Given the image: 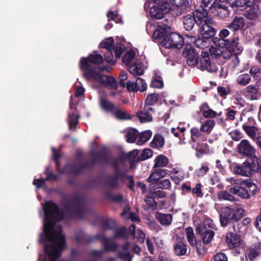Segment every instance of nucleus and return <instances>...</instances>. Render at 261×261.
Instances as JSON below:
<instances>
[{
	"label": "nucleus",
	"instance_id": "1",
	"mask_svg": "<svg viewBox=\"0 0 261 261\" xmlns=\"http://www.w3.org/2000/svg\"><path fill=\"white\" fill-rule=\"evenodd\" d=\"M43 209L44 213L43 232L40 235L39 242L45 243L47 241L61 240L62 244L65 243V235L61 231L52 232L55 223L54 218L57 221H61L64 218V213L60 210L59 206L51 200L45 201Z\"/></svg>",
	"mask_w": 261,
	"mask_h": 261
},
{
	"label": "nucleus",
	"instance_id": "2",
	"mask_svg": "<svg viewBox=\"0 0 261 261\" xmlns=\"http://www.w3.org/2000/svg\"><path fill=\"white\" fill-rule=\"evenodd\" d=\"M172 7L168 2L159 4L157 6H151L149 10V16H164L170 13L172 16H179L190 11L191 4L186 0H169Z\"/></svg>",
	"mask_w": 261,
	"mask_h": 261
},
{
	"label": "nucleus",
	"instance_id": "3",
	"mask_svg": "<svg viewBox=\"0 0 261 261\" xmlns=\"http://www.w3.org/2000/svg\"><path fill=\"white\" fill-rule=\"evenodd\" d=\"M91 153L92 156V160L86 163H82L79 166H76L73 163L66 164L64 166L65 174H71L75 175L81 174L84 169L92 168L95 166L97 158L106 162H108L104 149L100 152L91 150Z\"/></svg>",
	"mask_w": 261,
	"mask_h": 261
},
{
	"label": "nucleus",
	"instance_id": "4",
	"mask_svg": "<svg viewBox=\"0 0 261 261\" xmlns=\"http://www.w3.org/2000/svg\"><path fill=\"white\" fill-rule=\"evenodd\" d=\"M103 61V57L99 54H91L87 57H82L80 62L81 70L84 71L83 77L88 81H91V72H99L98 65Z\"/></svg>",
	"mask_w": 261,
	"mask_h": 261
},
{
	"label": "nucleus",
	"instance_id": "5",
	"mask_svg": "<svg viewBox=\"0 0 261 261\" xmlns=\"http://www.w3.org/2000/svg\"><path fill=\"white\" fill-rule=\"evenodd\" d=\"M233 168L236 174L247 177L256 172L261 173V159L254 158L253 160L247 159L242 164H236Z\"/></svg>",
	"mask_w": 261,
	"mask_h": 261
},
{
	"label": "nucleus",
	"instance_id": "6",
	"mask_svg": "<svg viewBox=\"0 0 261 261\" xmlns=\"http://www.w3.org/2000/svg\"><path fill=\"white\" fill-rule=\"evenodd\" d=\"M71 202L73 208L66 207V212L68 217L70 219H83L87 212L84 197L78 195H74L71 198Z\"/></svg>",
	"mask_w": 261,
	"mask_h": 261
},
{
	"label": "nucleus",
	"instance_id": "7",
	"mask_svg": "<svg viewBox=\"0 0 261 261\" xmlns=\"http://www.w3.org/2000/svg\"><path fill=\"white\" fill-rule=\"evenodd\" d=\"M239 38L234 37L231 40H219L216 39L218 47L223 48V51H227L228 54L223 53V57L225 59H229L232 54L237 56L241 54L243 50V46L239 43Z\"/></svg>",
	"mask_w": 261,
	"mask_h": 261
},
{
	"label": "nucleus",
	"instance_id": "8",
	"mask_svg": "<svg viewBox=\"0 0 261 261\" xmlns=\"http://www.w3.org/2000/svg\"><path fill=\"white\" fill-rule=\"evenodd\" d=\"M231 7L236 8L235 12L245 11L246 13L243 14L244 16H259L260 14V10L258 5L253 2L246 1V0H234L231 3Z\"/></svg>",
	"mask_w": 261,
	"mask_h": 261
},
{
	"label": "nucleus",
	"instance_id": "9",
	"mask_svg": "<svg viewBox=\"0 0 261 261\" xmlns=\"http://www.w3.org/2000/svg\"><path fill=\"white\" fill-rule=\"evenodd\" d=\"M241 231H235L232 227H229L228 232L226 234L225 241L228 247L232 250L236 255L241 254L243 247V243L241 239Z\"/></svg>",
	"mask_w": 261,
	"mask_h": 261
},
{
	"label": "nucleus",
	"instance_id": "10",
	"mask_svg": "<svg viewBox=\"0 0 261 261\" xmlns=\"http://www.w3.org/2000/svg\"><path fill=\"white\" fill-rule=\"evenodd\" d=\"M99 103L101 108L107 112L113 114L116 119L120 120H130V114L122 111L120 107H117L112 102L104 97H100Z\"/></svg>",
	"mask_w": 261,
	"mask_h": 261
},
{
	"label": "nucleus",
	"instance_id": "11",
	"mask_svg": "<svg viewBox=\"0 0 261 261\" xmlns=\"http://www.w3.org/2000/svg\"><path fill=\"white\" fill-rule=\"evenodd\" d=\"M212 219L204 220L202 224H199L196 228L197 234L201 237L202 242L204 244H209L213 240L215 232L212 229H216Z\"/></svg>",
	"mask_w": 261,
	"mask_h": 261
},
{
	"label": "nucleus",
	"instance_id": "12",
	"mask_svg": "<svg viewBox=\"0 0 261 261\" xmlns=\"http://www.w3.org/2000/svg\"><path fill=\"white\" fill-rule=\"evenodd\" d=\"M184 44L183 37L175 32H170L161 42L160 44L166 48H181Z\"/></svg>",
	"mask_w": 261,
	"mask_h": 261
},
{
	"label": "nucleus",
	"instance_id": "13",
	"mask_svg": "<svg viewBox=\"0 0 261 261\" xmlns=\"http://www.w3.org/2000/svg\"><path fill=\"white\" fill-rule=\"evenodd\" d=\"M53 244L52 249L50 250V246L47 242L42 243L44 244V251L45 254L48 255L49 261H56V259L61 255L62 249L66 245V241L63 244H62L61 240H57L56 241H50Z\"/></svg>",
	"mask_w": 261,
	"mask_h": 261
},
{
	"label": "nucleus",
	"instance_id": "14",
	"mask_svg": "<svg viewBox=\"0 0 261 261\" xmlns=\"http://www.w3.org/2000/svg\"><path fill=\"white\" fill-rule=\"evenodd\" d=\"M91 81L99 82L102 86L110 90H117L118 84L116 80L112 76L101 75L100 73L91 72Z\"/></svg>",
	"mask_w": 261,
	"mask_h": 261
},
{
	"label": "nucleus",
	"instance_id": "15",
	"mask_svg": "<svg viewBox=\"0 0 261 261\" xmlns=\"http://www.w3.org/2000/svg\"><path fill=\"white\" fill-rule=\"evenodd\" d=\"M237 150L238 153L243 156H246L247 159H251L253 160L254 158H258L256 155V150L246 139L242 140L237 145Z\"/></svg>",
	"mask_w": 261,
	"mask_h": 261
},
{
	"label": "nucleus",
	"instance_id": "16",
	"mask_svg": "<svg viewBox=\"0 0 261 261\" xmlns=\"http://www.w3.org/2000/svg\"><path fill=\"white\" fill-rule=\"evenodd\" d=\"M182 55L186 58V62L189 66H194L199 63V54L191 44L186 45Z\"/></svg>",
	"mask_w": 261,
	"mask_h": 261
},
{
	"label": "nucleus",
	"instance_id": "17",
	"mask_svg": "<svg viewBox=\"0 0 261 261\" xmlns=\"http://www.w3.org/2000/svg\"><path fill=\"white\" fill-rule=\"evenodd\" d=\"M105 149L106 152V157L108 160V162H106L99 158H97L95 162V164H97L99 165H105L109 164L111 166H112L115 170V173H118L119 172L120 168L119 166V163L118 160H117L114 157L110 155V150L108 147L106 146H103L101 147L100 149L97 152H100L102 149Z\"/></svg>",
	"mask_w": 261,
	"mask_h": 261
},
{
	"label": "nucleus",
	"instance_id": "18",
	"mask_svg": "<svg viewBox=\"0 0 261 261\" xmlns=\"http://www.w3.org/2000/svg\"><path fill=\"white\" fill-rule=\"evenodd\" d=\"M212 18L213 17H206L205 20H203V23L201 24L202 26L200 28V32L202 35L213 41L212 39L214 38L216 31L215 29L210 25L214 23Z\"/></svg>",
	"mask_w": 261,
	"mask_h": 261
},
{
	"label": "nucleus",
	"instance_id": "19",
	"mask_svg": "<svg viewBox=\"0 0 261 261\" xmlns=\"http://www.w3.org/2000/svg\"><path fill=\"white\" fill-rule=\"evenodd\" d=\"M216 1L217 0H202V6L199 9L191 12L185 16H201L200 15H202L201 16H208V11L206 8L210 9L216 4Z\"/></svg>",
	"mask_w": 261,
	"mask_h": 261
},
{
	"label": "nucleus",
	"instance_id": "20",
	"mask_svg": "<svg viewBox=\"0 0 261 261\" xmlns=\"http://www.w3.org/2000/svg\"><path fill=\"white\" fill-rule=\"evenodd\" d=\"M95 238L96 240H98L102 244L104 251L115 252L117 251L118 244L114 242H110L109 239L103 234H97L95 235Z\"/></svg>",
	"mask_w": 261,
	"mask_h": 261
},
{
	"label": "nucleus",
	"instance_id": "21",
	"mask_svg": "<svg viewBox=\"0 0 261 261\" xmlns=\"http://www.w3.org/2000/svg\"><path fill=\"white\" fill-rule=\"evenodd\" d=\"M248 252L246 253V259L250 261L255 260L261 255V242L252 243L248 248Z\"/></svg>",
	"mask_w": 261,
	"mask_h": 261
},
{
	"label": "nucleus",
	"instance_id": "22",
	"mask_svg": "<svg viewBox=\"0 0 261 261\" xmlns=\"http://www.w3.org/2000/svg\"><path fill=\"white\" fill-rule=\"evenodd\" d=\"M200 59V68L202 70H207L210 72L216 71V68L212 64L210 55L207 51H202Z\"/></svg>",
	"mask_w": 261,
	"mask_h": 261
},
{
	"label": "nucleus",
	"instance_id": "23",
	"mask_svg": "<svg viewBox=\"0 0 261 261\" xmlns=\"http://www.w3.org/2000/svg\"><path fill=\"white\" fill-rule=\"evenodd\" d=\"M232 218V230L236 229H239L240 227L239 222L245 215V210L242 207H238L236 208H231Z\"/></svg>",
	"mask_w": 261,
	"mask_h": 261
},
{
	"label": "nucleus",
	"instance_id": "24",
	"mask_svg": "<svg viewBox=\"0 0 261 261\" xmlns=\"http://www.w3.org/2000/svg\"><path fill=\"white\" fill-rule=\"evenodd\" d=\"M171 32V28L166 24L160 25L159 22L154 31L153 37L156 39H164Z\"/></svg>",
	"mask_w": 261,
	"mask_h": 261
},
{
	"label": "nucleus",
	"instance_id": "25",
	"mask_svg": "<svg viewBox=\"0 0 261 261\" xmlns=\"http://www.w3.org/2000/svg\"><path fill=\"white\" fill-rule=\"evenodd\" d=\"M204 17H184L183 24L184 28L187 31L191 30L194 25H200L203 23Z\"/></svg>",
	"mask_w": 261,
	"mask_h": 261
},
{
	"label": "nucleus",
	"instance_id": "26",
	"mask_svg": "<svg viewBox=\"0 0 261 261\" xmlns=\"http://www.w3.org/2000/svg\"><path fill=\"white\" fill-rule=\"evenodd\" d=\"M221 225L225 227L228 224L232 225V218L231 208L226 207L220 215Z\"/></svg>",
	"mask_w": 261,
	"mask_h": 261
},
{
	"label": "nucleus",
	"instance_id": "27",
	"mask_svg": "<svg viewBox=\"0 0 261 261\" xmlns=\"http://www.w3.org/2000/svg\"><path fill=\"white\" fill-rule=\"evenodd\" d=\"M75 240L79 243H90L96 241L95 236H90L82 231L75 233Z\"/></svg>",
	"mask_w": 261,
	"mask_h": 261
},
{
	"label": "nucleus",
	"instance_id": "28",
	"mask_svg": "<svg viewBox=\"0 0 261 261\" xmlns=\"http://www.w3.org/2000/svg\"><path fill=\"white\" fill-rule=\"evenodd\" d=\"M166 169L159 168L154 170L147 179V181L152 182L158 181L161 178L164 177L167 174Z\"/></svg>",
	"mask_w": 261,
	"mask_h": 261
},
{
	"label": "nucleus",
	"instance_id": "29",
	"mask_svg": "<svg viewBox=\"0 0 261 261\" xmlns=\"http://www.w3.org/2000/svg\"><path fill=\"white\" fill-rule=\"evenodd\" d=\"M105 186L111 190L117 189L119 187V181L117 174L108 176L105 180Z\"/></svg>",
	"mask_w": 261,
	"mask_h": 261
},
{
	"label": "nucleus",
	"instance_id": "30",
	"mask_svg": "<svg viewBox=\"0 0 261 261\" xmlns=\"http://www.w3.org/2000/svg\"><path fill=\"white\" fill-rule=\"evenodd\" d=\"M229 193L237 195L242 198L245 199H249V194L247 191L244 188L242 184L240 186H234L229 190Z\"/></svg>",
	"mask_w": 261,
	"mask_h": 261
},
{
	"label": "nucleus",
	"instance_id": "31",
	"mask_svg": "<svg viewBox=\"0 0 261 261\" xmlns=\"http://www.w3.org/2000/svg\"><path fill=\"white\" fill-rule=\"evenodd\" d=\"M155 218L162 225H169L172 220V216L169 214H163L157 212L155 215Z\"/></svg>",
	"mask_w": 261,
	"mask_h": 261
},
{
	"label": "nucleus",
	"instance_id": "32",
	"mask_svg": "<svg viewBox=\"0 0 261 261\" xmlns=\"http://www.w3.org/2000/svg\"><path fill=\"white\" fill-rule=\"evenodd\" d=\"M164 144L165 139L163 136L160 134H156L150 143V146L153 148L159 149L162 148Z\"/></svg>",
	"mask_w": 261,
	"mask_h": 261
},
{
	"label": "nucleus",
	"instance_id": "33",
	"mask_svg": "<svg viewBox=\"0 0 261 261\" xmlns=\"http://www.w3.org/2000/svg\"><path fill=\"white\" fill-rule=\"evenodd\" d=\"M145 106L143 111H139L137 114V116L141 123L152 121L153 119L151 115L149 113L148 109H146Z\"/></svg>",
	"mask_w": 261,
	"mask_h": 261
},
{
	"label": "nucleus",
	"instance_id": "34",
	"mask_svg": "<svg viewBox=\"0 0 261 261\" xmlns=\"http://www.w3.org/2000/svg\"><path fill=\"white\" fill-rule=\"evenodd\" d=\"M244 25L243 17H234L233 21L227 25V28L236 31L242 29Z\"/></svg>",
	"mask_w": 261,
	"mask_h": 261
},
{
	"label": "nucleus",
	"instance_id": "35",
	"mask_svg": "<svg viewBox=\"0 0 261 261\" xmlns=\"http://www.w3.org/2000/svg\"><path fill=\"white\" fill-rule=\"evenodd\" d=\"M114 234V239H121L123 240H127L128 238V234L127 233L126 227L124 226L119 228H115L113 229Z\"/></svg>",
	"mask_w": 261,
	"mask_h": 261
},
{
	"label": "nucleus",
	"instance_id": "36",
	"mask_svg": "<svg viewBox=\"0 0 261 261\" xmlns=\"http://www.w3.org/2000/svg\"><path fill=\"white\" fill-rule=\"evenodd\" d=\"M212 40L202 35L195 40V43L198 48L203 49L208 47Z\"/></svg>",
	"mask_w": 261,
	"mask_h": 261
},
{
	"label": "nucleus",
	"instance_id": "37",
	"mask_svg": "<svg viewBox=\"0 0 261 261\" xmlns=\"http://www.w3.org/2000/svg\"><path fill=\"white\" fill-rule=\"evenodd\" d=\"M168 163V158L163 154H160L155 158L153 167H165L167 166Z\"/></svg>",
	"mask_w": 261,
	"mask_h": 261
},
{
	"label": "nucleus",
	"instance_id": "38",
	"mask_svg": "<svg viewBox=\"0 0 261 261\" xmlns=\"http://www.w3.org/2000/svg\"><path fill=\"white\" fill-rule=\"evenodd\" d=\"M79 115H75L73 112L68 113V124L70 129H75L79 123Z\"/></svg>",
	"mask_w": 261,
	"mask_h": 261
},
{
	"label": "nucleus",
	"instance_id": "39",
	"mask_svg": "<svg viewBox=\"0 0 261 261\" xmlns=\"http://www.w3.org/2000/svg\"><path fill=\"white\" fill-rule=\"evenodd\" d=\"M175 253L178 256L185 255L187 251V246L181 241L178 242L174 247Z\"/></svg>",
	"mask_w": 261,
	"mask_h": 261
},
{
	"label": "nucleus",
	"instance_id": "40",
	"mask_svg": "<svg viewBox=\"0 0 261 261\" xmlns=\"http://www.w3.org/2000/svg\"><path fill=\"white\" fill-rule=\"evenodd\" d=\"M128 71L134 75H141L144 73L141 65L139 63H134L128 68Z\"/></svg>",
	"mask_w": 261,
	"mask_h": 261
},
{
	"label": "nucleus",
	"instance_id": "41",
	"mask_svg": "<svg viewBox=\"0 0 261 261\" xmlns=\"http://www.w3.org/2000/svg\"><path fill=\"white\" fill-rule=\"evenodd\" d=\"M225 4L218 3L216 4L215 7L217 12V16H227L229 14L228 7Z\"/></svg>",
	"mask_w": 261,
	"mask_h": 261
},
{
	"label": "nucleus",
	"instance_id": "42",
	"mask_svg": "<svg viewBox=\"0 0 261 261\" xmlns=\"http://www.w3.org/2000/svg\"><path fill=\"white\" fill-rule=\"evenodd\" d=\"M242 184L244 188L247 191V193L249 194V199L251 198V196H254L256 194L257 187L255 184L247 181H245L244 183Z\"/></svg>",
	"mask_w": 261,
	"mask_h": 261
},
{
	"label": "nucleus",
	"instance_id": "43",
	"mask_svg": "<svg viewBox=\"0 0 261 261\" xmlns=\"http://www.w3.org/2000/svg\"><path fill=\"white\" fill-rule=\"evenodd\" d=\"M137 83H142L141 78L137 77L135 82H132L130 81H127L125 87L128 92H136L138 91V87H137Z\"/></svg>",
	"mask_w": 261,
	"mask_h": 261
},
{
	"label": "nucleus",
	"instance_id": "44",
	"mask_svg": "<svg viewBox=\"0 0 261 261\" xmlns=\"http://www.w3.org/2000/svg\"><path fill=\"white\" fill-rule=\"evenodd\" d=\"M242 128L247 135L252 139H254L256 136V134L258 130V129L256 127L254 126H250L246 123L243 124L242 125Z\"/></svg>",
	"mask_w": 261,
	"mask_h": 261
},
{
	"label": "nucleus",
	"instance_id": "45",
	"mask_svg": "<svg viewBox=\"0 0 261 261\" xmlns=\"http://www.w3.org/2000/svg\"><path fill=\"white\" fill-rule=\"evenodd\" d=\"M215 124L213 120L208 119L206 120L201 125L200 130L204 133H210Z\"/></svg>",
	"mask_w": 261,
	"mask_h": 261
},
{
	"label": "nucleus",
	"instance_id": "46",
	"mask_svg": "<svg viewBox=\"0 0 261 261\" xmlns=\"http://www.w3.org/2000/svg\"><path fill=\"white\" fill-rule=\"evenodd\" d=\"M114 40L113 37H109L102 41L100 46L102 48L107 49V50L114 49Z\"/></svg>",
	"mask_w": 261,
	"mask_h": 261
},
{
	"label": "nucleus",
	"instance_id": "47",
	"mask_svg": "<svg viewBox=\"0 0 261 261\" xmlns=\"http://www.w3.org/2000/svg\"><path fill=\"white\" fill-rule=\"evenodd\" d=\"M159 95L158 93H151L148 94L145 100V106H153L158 101Z\"/></svg>",
	"mask_w": 261,
	"mask_h": 261
},
{
	"label": "nucleus",
	"instance_id": "48",
	"mask_svg": "<svg viewBox=\"0 0 261 261\" xmlns=\"http://www.w3.org/2000/svg\"><path fill=\"white\" fill-rule=\"evenodd\" d=\"M138 130L135 128L129 129L125 136L126 141L131 143L135 142L138 136Z\"/></svg>",
	"mask_w": 261,
	"mask_h": 261
},
{
	"label": "nucleus",
	"instance_id": "49",
	"mask_svg": "<svg viewBox=\"0 0 261 261\" xmlns=\"http://www.w3.org/2000/svg\"><path fill=\"white\" fill-rule=\"evenodd\" d=\"M105 197L107 199L111 200L113 202L121 203L123 201V196L121 194L114 195L110 192H107L105 193Z\"/></svg>",
	"mask_w": 261,
	"mask_h": 261
},
{
	"label": "nucleus",
	"instance_id": "50",
	"mask_svg": "<svg viewBox=\"0 0 261 261\" xmlns=\"http://www.w3.org/2000/svg\"><path fill=\"white\" fill-rule=\"evenodd\" d=\"M210 170L208 164L204 163L201 164V167L195 170V174L198 177H203L206 175Z\"/></svg>",
	"mask_w": 261,
	"mask_h": 261
},
{
	"label": "nucleus",
	"instance_id": "51",
	"mask_svg": "<svg viewBox=\"0 0 261 261\" xmlns=\"http://www.w3.org/2000/svg\"><path fill=\"white\" fill-rule=\"evenodd\" d=\"M152 132L150 130L144 131L139 136L138 144L140 145L146 142L151 137Z\"/></svg>",
	"mask_w": 261,
	"mask_h": 261
},
{
	"label": "nucleus",
	"instance_id": "52",
	"mask_svg": "<svg viewBox=\"0 0 261 261\" xmlns=\"http://www.w3.org/2000/svg\"><path fill=\"white\" fill-rule=\"evenodd\" d=\"M251 77L249 74L247 73L241 74L237 78L238 83L241 86H246L250 83Z\"/></svg>",
	"mask_w": 261,
	"mask_h": 261
},
{
	"label": "nucleus",
	"instance_id": "53",
	"mask_svg": "<svg viewBox=\"0 0 261 261\" xmlns=\"http://www.w3.org/2000/svg\"><path fill=\"white\" fill-rule=\"evenodd\" d=\"M156 185L158 188L170 190L171 188V184L168 179H164L156 181Z\"/></svg>",
	"mask_w": 261,
	"mask_h": 261
},
{
	"label": "nucleus",
	"instance_id": "54",
	"mask_svg": "<svg viewBox=\"0 0 261 261\" xmlns=\"http://www.w3.org/2000/svg\"><path fill=\"white\" fill-rule=\"evenodd\" d=\"M207 150L208 145L206 143L199 144L196 148V156L198 158H201L203 154L206 153Z\"/></svg>",
	"mask_w": 261,
	"mask_h": 261
},
{
	"label": "nucleus",
	"instance_id": "55",
	"mask_svg": "<svg viewBox=\"0 0 261 261\" xmlns=\"http://www.w3.org/2000/svg\"><path fill=\"white\" fill-rule=\"evenodd\" d=\"M117 256L123 261H132L133 255L129 252H123L121 250L117 251Z\"/></svg>",
	"mask_w": 261,
	"mask_h": 261
},
{
	"label": "nucleus",
	"instance_id": "56",
	"mask_svg": "<svg viewBox=\"0 0 261 261\" xmlns=\"http://www.w3.org/2000/svg\"><path fill=\"white\" fill-rule=\"evenodd\" d=\"M231 193H228L226 191H224L221 192H219L218 194V197L219 200H228L230 201H233L234 200V197L230 194Z\"/></svg>",
	"mask_w": 261,
	"mask_h": 261
},
{
	"label": "nucleus",
	"instance_id": "57",
	"mask_svg": "<svg viewBox=\"0 0 261 261\" xmlns=\"http://www.w3.org/2000/svg\"><path fill=\"white\" fill-rule=\"evenodd\" d=\"M152 155L153 151L151 149L149 148L144 149L138 157L137 160L139 161H144L151 158Z\"/></svg>",
	"mask_w": 261,
	"mask_h": 261
},
{
	"label": "nucleus",
	"instance_id": "58",
	"mask_svg": "<svg viewBox=\"0 0 261 261\" xmlns=\"http://www.w3.org/2000/svg\"><path fill=\"white\" fill-rule=\"evenodd\" d=\"M145 202L149 206V208L152 210H154L156 208L157 203L154 200V197L151 195L146 196Z\"/></svg>",
	"mask_w": 261,
	"mask_h": 261
},
{
	"label": "nucleus",
	"instance_id": "59",
	"mask_svg": "<svg viewBox=\"0 0 261 261\" xmlns=\"http://www.w3.org/2000/svg\"><path fill=\"white\" fill-rule=\"evenodd\" d=\"M135 56V54L134 51H130L127 52L122 57V61L123 63H125L126 65H128L132 62Z\"/></svg>",
	"mask_w": 261,
	"mask_h": 261
},
{
	"label": "nucleus",
	"instance_id": "60",
	"mask_svg": "<svg viewBox=\"0 0 261 261\" xmlns=\"http://www.w3.org/2000/svg\"><path fill=\"white\" fill-rule=\"evenodd\" d=\"M164 83L162 77L160 76L152 78L150 86L156 88H162L163 87Z\"/></svg>",
	"mask_w": 261,
	"mask_h": 261
},
{
	"label": "nucleus",
	"instance_id": "61",
	"mask_svg": "<svg viewBox=\"0 0 261 261\" xmlns=\"http://www.w3.org/2000/svg\"><path fill=\"white\" fill-rule=\"evenodd\" d=\"M229 34V32L227 29H224L221 30L219 32V37H214L213 39H212L213 42L214 43V44L218 47V44L216 43L215 39H219V40H226L225 38L227 37Z\"/></svg>",
	"mask_w": 261,
	"mask_h": 261
},
{
	"label": "nucleus",
	"instance_id": "62",
	"mask_svg": "<svg viewBox=\"0 0 261 261\" xmlns=\"http://www.w3.org/2000/svg\"><path fill=\"white\" fill-rule=\"evenodd\" d=\"M113 50L112 49L111 50H107V53L104 55L106 61L112 65H114L116 62L114 59Z\"/></svg>",
	"mask_w": 261,
	"mask_h": 261
},
{
	"label": "nucleus",
	"instance_id": "63",
	"mask_svg": "<svg viewBox=\"0 0 261 261\" xmlns=\"http://www.w3.org/2000/svg\"><path fill=\"white\" fill-rule=\"evenodd\" d=\"M124 51V45L121 43H118L114 46V49L113 51L115 53V57L117 59H119Z\"/></svg>",
	"mask_w": 261,
	"mask_h": 261
},
{
	"label": "nucleus",
	"instance_id": "64",
	"mask_svg": "<svg viewBox=\"0 0 261 261\" xmlns=\"http://www.w3.org/2000/svg\"><path fill=\"white\" fill-rule=\"evenodd\" d=\"M190 132L191 134V141L193 142H196V139L200 138L201 136V134L199 132L198 128L196 127L192 128L190 130Z\"/></svg>",
	"mask_w": 261,
	"mask_h": 261
}]
</instances>
